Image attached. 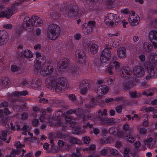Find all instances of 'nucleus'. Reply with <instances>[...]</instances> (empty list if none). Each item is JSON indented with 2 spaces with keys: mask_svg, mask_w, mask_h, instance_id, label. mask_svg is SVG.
Returning <instances> with one entry per match:
<instances>
[{
  "mask_svg": "<svg viewBox=\"0 0 157 157\" xmlns=\"http://www.w3.org/2000/svg\"><path fill=\"white\" fill-rule=\"evenodd\" d=\"M48 88H53L56 91H62L67 86V81L64 78H59L55 80L52 77L48 78L45 81Z\"/></svg>",
  "mask_w": 157,
  "mask_h": 157,
  "instance_id": "obj_1",
  "label": "nucleus"
},
{
  "mask_svg": "<svg viewBox=\"0 0 157 157\" xmlns=\"http://www.w3.org/2000/svg\"><path fill=\"white\" fill-rule=\"evenodd\" d=\"M119 17L117 14L109 13L105 17L104 20L105 24L109 27H115L118 24Z\"/></svg>",
  "mask_w": 157,
  "mask_h": 157,
  "instance_id": "obj_2",
  "label": "nucleus"
},
{
  "mask_svg": "<svg viewBox=\"0 0 157 157\" xmlns=\"http://www.w3.org/2000/svg\"><path fill=\"white\" fill-rule=\"evenodd\" d=\"M60 27L56 24H51L49 25V31L47 34L48 38L51 40L56 39L60 34Z\"/></svg>",
  "mask_w": 157,
  "mask_h": 157,
  "instance_id": "obj_3",
  "label": "nucleus"
},
{
  "mask_svg": "<svg viewBox=\"0 0 157 157\" xmlns=\"http://www.w3.org/2000/svg\"><path fill=\"white\" fill-rule=\"evenodd\" d=\"M40 68L39 69L36 70L39 71L40 74L44 76H48L51 75L53 72L54 68L51 65H46L45 63L42 65H39Z\"/></svg>",
  "mask_w": 157,
  "mask_h": 157,
  "instance_id": "obj_4",
  "label": "nucleus"
},
{
  "mask_svg": "<svg viewBox=\"0 0 157 157\" xmlns=\"http://www.w3.org/2000/svg\"><path fill=\"white\" fill-rule=\"evenodd\" d=\"M149 58L153 61V62L148 64L147 68L148 70H150L153 73L157 72V63L156 64L157 61V55L155 53H152L149 56Z\"/></svg>",
  "mask_w": 157,
  "mask_h": 157,
  "instance_id": "obj_5",
  "label": "nucleus"
},
{
  "mask_svg": "<svg viewBox=\"0 0 157 157\" xmlns=\"http://www.w3.org/2000/svg\"><path fill=\"white\" fill-rule=\"evenodd\" d=\"M82 26L84 32L86 34H90L92 33L93 29L95 28L96 23L94 21H90L87 23L83 24Z\"/></svg>",
  "mask_w": 157,
  "mask_h": 157,
  "instance_id": "obj_6",
  "label": "nucleus"
},
{
  "mask_svg": "<svg viewBox=\"0 0 157 157\" xmlns=\"http://www.w3.org/2000/svg\"><path fill=\"white\" fill-rule=\"evenodd\" d=\"M36 60L34 63V67L36 70L39 69V65H42L45 63L46 59L45 57H42L40 53L39 52H36Z\"/></svg>",
  "mask_w": 157,
  "mask_h": 157,
  "instance_id": "obj_7",
  "label": "nucleus"
},
{
  "mask_svg": "<svg viewBox=\"0 0 157 157\" xmlns=\"http://www.w3.org/2000/svg\"><path fill=\"white\" fill-rule=\"evenodd\" d=\"M111 52L108 48L104 49L100 57V61L102 63H106L111 58Z\"/></svg>",
  "mask_w": 157,
  "mask_h": 157,
  "instance_id": "obj_8",
  "label": "nucleus"
},
{
  "mask_svg": "<svg viewBox=\"0 0 157 157\" xmlns=\"http://www.w3.org/2000/svg\"><path fill=\"white\" fill-rule=\"evenodd\" d=\"M75 57L79 63H83L87 61L85 53L82 49L77 50L75 53Z\"/></svg>",
  "mask_w": 157,
  "mask_h": 157,
  "instance_id": "obj_9",
  "label": "nucleus"
},
{
  "mask_svg": "<svg viewBox=\"0 0 157 157\" xmlns=\"http://www.w3.org/2000/svg\"><path fill=\"white\" fill-rule=\"evenodd\" d=\"M128 19L130 23L132 26L137 25L140 22L139 16L133 11L131 12L130 13Z\"/></svg>",
  "mask_w": 157,
  "mask_h": 157,
  "instance_id": "obj_10",
  "label": "nucleus"
},
{
  "mask_svg": "<svg viewBox=\"0 0 157 157\" xmlns=\"http://www.w3.org/2000/svg\"><path fill=\"white\" fill-rule=\"evenodd\" d=\"M149 37L150 41L153 44L154 48H157V30H152L150 31Z\"/></svg>",
  "mask_w": 157,
  "mask_h": 157,
  "instance_id": "obj_11",
  "label": "nucleus"
},
{
  "mask_svg": "<svg viewBox=\"0 0 157 157\" xmlns=\"http://www.w3.org/2000/svg\"><path fill=\"white\" fill-rule=\"evenodd\" d=\"M89 88L88 83L85 80L81 81L79 84L80 92L82 94H85Z\"/></svg>",
  "mask_w": 157,
  "mask_h": 157,
  "instance_id": "obj_12",
  "label": "nucleus"
},
{
  "mask_svg": "<svg viewBox=\"0 0 157 157\" xmlns=\"http://www.w3.org/2000/svg\"><path fill=\"white\" fill-rule=\"evenodd\" d=\"M108 88L105 85L98 86L97 88L96 92L99 94V97H102V95L106 94L108 92Z\"/></svg>",
  "mask_w": 157,
  "mask_h": 157,
  "instance_id": "obj_13",
  "label": "nucleus"
},
{
  "mask_svg": "<svg viewBox=\"0 0 157 157\" xmlns=\"http://www.w3.org/2000/svg\"><path fill=\"white\" fill-rule=\"evenodd\" d=\"M9 38L8 34L5 31H0V45L6 43Z\"/></svg>",
  "mask_w": 157,
  "mask_h": 157,
  "instance_id": "obj_14",
  "label": "nucleus"
},
{
  "mask_svg": "<svg viewBox=\"0 0 157 157\" xmlns=\"http://www.w3.org/2000/svg\"><path fill=\"white\" fill-rule=\"evenodd\" d=\"M144 144L146 145L148 148H153L155 147V144L156 140L153 139L152 137H148L144 141Z\"/></svg>",
  "mask_w": 157,
  "mask_h": 157,
  "instance_id": "obj_15",
  "label": "nucleus"
},
{
  "mask_svg": "<svg viewBox=\"0 0 157 157\" xmlns=\"http://www.w3.org/2000/svg\"><path fill=\"white\" fill-rule=\"evenodd\" d=\"M32 20H33V25L36 26H41L43 24V20L40 17L33 16H32Z\"/></svg>",
  "mask_w": 157,
  "mask_h": 157,
  "instance_id": "obj_16",
  "label": "nucleus"
},
{
  "mask_svg": "<svg viewBox=\"0 0 157 157\" xmlns=\"http://www.w3.org/2000/svg\"><path fill=\"white\" fill-rule=\"evenodd\" d=\"M15 10H3L0 13V18H10L11 16L16 12Z\"/></svg>",
  "mask_w": 157,
  "mask_h": 157,
  "instance_id": "obj_17",
  "label": "nucleus"
},
{
  "mask_svg": "<svg viewBox=\"0 0 157 157\" xmlns=\"http://www.w3.org/2000/svg\"><path fill=\"white\" fill-rule=\"evenodd\" d=\"M10 80L6 77H3L0 78V86L3 87H6L10 84Z\"/></svg>",
  "mask_w": 157,
  "mask_h": 157,
  "instance_id": "obj_18",
  "label": "nucleus"
},
{
  "mask_svg": "<svg viewBox=\"0 0 157 157\" xmlns=\"http://www.w3.org/2000/svg\"><path fill=\"white\" fill-rule=\"evenodd\" d=\"M22 25L25 26V28L26 27H30L31 25H33V20H32V17L30 18L27 16H25Z\"/></svg>",
  "mask_w": 157,
  "mask_h": 157,
  "instance_id": "obj_19",
  "label": "nucleus"
},
{
  "mask_svg": "<svg viewBox=\"0 0 157 157\" xmlns=\"http://www.w3.org/2000/svg\"><path fill=\"white\" fill-rule=\"evenodd\" d=\"M120 74L121 77L124 78H127L130 75V73L128 68H123L121 70Z\"/></svg>",
  "mask_w": 157,
  "mask_h": 157,
  "instance_id": "obj_20",
  "label": "nucleus"
},
{
  "mask_svg": "<svg viewBox=\"0 0 157 157\" xmlns=\"http://www.w3.org/2000/svg\"><path fill=\"white\" fill-rule=\"evenodd\" d=\"M117 55L120 58L124 57L126 55V48L124 47L119 48L117 50Z\"/></svg>",
  "mask_w": 157,
  "mask_h": 157,
  "instance_id": "obj_21",
  "label": "nucleus"
},
{
  "mask_svg": "<svg viewBox=\"0 0 157 157\" xmlns=\"http://www.w3.org/2000/svg\"><path fill=\"white\" fill-rule=\"evenodd\" d=\"M134 74L137 77H141L143 76L144 72L140 67H135L133 70Z\"/></svg>",
  "mask_w": 157,
  "mask_h": 157,
  "instance_id": "obj_22",
  "label": "nucleus"
},
{
  "mask_svg": "<svg viewBox=\"0 0 157 157\" xmlns=\"http://www.w3.org/2000/svg\"><path fill=\"white\" fill-rule=\"evenodd\" d=\"M152 48L150 43L145 42L143 45V51L144 52H148L151 51Z\"/></svg>",
  "mask_w": 157,
  "mask_h": 157,
  "instance_id": "obj_23",
  "label": "nucleus"
},
{
  "mask_svg": "<svg viewBox=\"0 0 157 157\" xmlns=\"http://www.w3.org/2000/svg\"><path fill=\"white\" fill-rule=\"evenodd\" d=\"M116 122L115 119L104 118L101 120L100 123L101 124H114Z\"/></svg>",
  "mask_w": 157,
  "mask_h": 157,
  "instance_id": "obj_24",
  "label": "nucleus"
},
{
  "mask_svg": "<svg viewBox=\"0 0 157 157\" xmlns=\"http://www.w3.org/2000/svg\"><path fill=\"white\" fill-rule=\"evenodd\" d=\"M41 80L39 79H37L36 80H34L30 83V86L34 88H38L41 85Z\"/></svg>",
  "mask_w": 157,
  "mask_h": 157,
  "instance_id": "obj_25",
  "label": "nucleus"
},
{
  "mask_svg": "<svg viewBox=\"0 0 157 157\" xmlns=\"http://www.w3.org/2000/svg\"><path fill=\"white\" fill-rule=\"evenodd\" d=\"M23 55L27 59H30L33 57V53L29 49H25L23 52Z\"/></svg>",
  "mask_w": 157,
  "mask_h": 157,
  "instance_id": "obj_26",
  "label": "nucleus"
},
{
  "mask_svg": "<svg viewBox=\"0 0 157 157\" xmlns=\"http://www.w3.org/2000/svg\"><path fill=\"white\" fill-rule=\"evenodd\" d=\"M98 46L95 44H92L90 47V52L92 54L96 53L98 50Z\"/></svg>",
  "mask_w": 157,
  "mask_h": 157,
  "instance_id": "obj_27",
  "label": "nucleus"
},
{
  "mask_svg": "<svg viewBox=\"0 0 157 157\" xmlns=\"http://www.w3.org/2000/svg\"><path fill=\"white\" fill-rule=\"evenodd\" d=\"M73 120L70 116L67 117V122L69 126L72 128H74L76 125L75 123Z\"/></svg>",
  "mask_w": 157,
  "mask_h": 157,
  "instance_id": "obj_28",
  "label": "nucleus"
},
{
  "mask_svg": "<svg viewBox=\"0 0 157 157\" xmlns=\"http://www.w3.org/2000/svg\"><path fill=\"white\" fill-rule=\"evenodd\" d=\"M51 109L50 108H47L46 110H45V109H42V111L41 112H42V113L40 114V119L41 121H44V119H45V116L44 117L45 113L46 112L48 111L50 112L51 111Z\"/></svg>",
  "mask_w": 157,
  "mask_h": 157,
  "instance_id": "obj_29",
  "label": "nucleus"
},
{
  "mask_svg": "<svg viewBox=\"0 0 157 157\" xmlns=\"http://www.w3.org/2000/svg\"><path fill=\"white\" fill-rule=\"evenodd\" d=\"M117 43H116L115 41H113V39H112L111 40H110L109 44H110V46H113V47H117L120 45L121 41L119 40H117Z\"/></svg>",
  "mask_w": 157,
  "mask_h": 157,
  "instance_id": "obj_30",
  "label": "nucleus"
},
{
  "mask_svg": "<svg viewBox=\"0 0 157 157\" xmlns=\"http://www.w3.org/2000/svg\"><path fill=\"white\" fill-rule=\"evenodd\" d=\"M25 29V26L22 25H19L16 29V33L17 35L20 34L21 33L22 31Z\"/></svg>",
  "mask_w": 157,
  "mask_h": 157,
  "instance_id": "obj_31",
  "label": "nucleus"
},
{
  "mask_svg": "<svg viewBox=\"0 0 157 157\" xmlns=\"http://www.w3.org/2000/svg\"><path fill=\"white\" fill-rule=\"evenodd\" d=\"M148 111H152L154 113H157V106H156L154 108L152 107H149L148 108ZM153 118H157V114L153 115L152 116Z\"/></svg>",
  "mask_w": 157,
  "mask_h": 157,
  "instance_id": "obj_32",
  "label": "nucleus"
},
{
  "mask_svg": "<svg viewBox=\"0 0 157 157\" xmlns=\"http://www.w3.org/2000/svg\"><path fill=\"white\" fill-rule=\"evenodd\" d=\"M69 141L70 144L76 143L77 144H79L81 143L80 140H78L77 139L73 137H70L69 138Z\"/></svg>",
  "mask_w": 157,
  "mask_h": 157,
  "instance_id": "obj_33",
  "label": "nucleus"
},
{
  "mask_svg": "<svg viewBox=\"0 0 157 157\" xmlns=\"http://www.w3.org/2000/svg\"><path fill=\"white\" fill-rule=\"evenodd\" d=\"M132 83L129 82H125L124 83V88L127 90L129 89L132 87Z\"/></svg>",
  "mask_w": 157,
  "mask_h": 157,
  "instance_id": "obj_34",
  "label": "nucleus"
},
{
  "mask_svg": "<svg viewBox=\"0 0 157 157\" xmlns=\"http://www.w3.org/2000/svg\"><path fill=\"white\" fill-rule=\"evenodd\" d=\"M7 133V131H2L0 135V138L4 140H5Z\"/></svg>",
  "mask_w": 157,
  "mask_h": 157,
  "instance_id": "obj_35",
  "label": "nucleus"
},
{
  "mask_svg": "<svg viewBox=\"0 0 157 157\" xmlns=\"http://www.w3.org/2000/svg\"><path fill=\"white\" fill-rule=\"evenodd\" d=\"M99 62V61L98 60H97V62L96 63H94V70L97 72H98L100 71V65L98 63H97Z\"/></svg>",
  "mask_w": 157,
  "mask_h": 157,
  "instance_id": "obj_36",
  "label": "nucleus"
},
{
  "mask_svg": "<svg viewBox=\"0 0 157 157\" xmlns=\"http://www.w3.org/2000/svg\"><path fill=\"white\" fill-rule=\"evenodd\" d=\"M68 63V60L66 58L64 59L62 61L61 63V66L60 67V68L65 67L66 66H67Z\"/></svg>",
  "mask_w": 157,
  "mask_h": 157,
  "instance_id": "obj_37",
  "label": "nucleus"
},
{
  "mask_svg": "<svg viewBox=\"0 0 157 157\" xmlns=\"http://www.w3.org/2000/svg\"><path fill=\"white\" fill-rule=\"evenodd\" d=\"M105 137L102 139L100 140V143L103 144V143H109L110 142V140L111 139V138L110 137H108V138L106 137V140H105Z\"/></svg>",
  "mask_w": 157,
  "mask_h": 157,
  "instance_id": "obj_38",
  "label": "nucleus"
},
{
  "mask_svg": "<svg viewBox=\"0 0 157 157\" xmlns=\"http://www.w3.org/2000/svg\"><path fill=\"white\" fill-rule=\"evenodd\" d=\"M114 58L116 59V57H114L113 58V63L114 64V67L116 69H117L119 68L120 66V63L118 62L117 61H115L114 60Z\"/></svg>",
  "mask_w": 157,
  "mask_h": 157,
  "instance_id": "obj_39",
  "label": "nucleus"
},
{
  "mask_svg": "<svg viewBox=\"0 0 157 157\" xmlns=\"http://www.w3.org/2000/svg\"><path fill=\"white\" fill-rule=\"evenodd\" d=\"M113 3V2L112 0H108L106 1V4L107 6V8L108 9H110L112 6V5Z\"/></svg>",
  "mask_w": 157,
  "mask_h": 157,
  "instance_id": "obj_40",
  "label": "nucleus"
},
{
  "mask_svg": "<svg viewBox=\"0 0 157 157\" xmlns=\"http://www.w3.org/2000/svg\"><path fill=\"white\" fill-rule=\"evenodd\" d=\"M97 101L96 99L94 98H92L91 99V102L89 105V107H93L94 105L96 104V103Z\"/></svg>",
  "mask_w": 157,
  "mask_h": 157,
  "instance_id": "obj_41",
  "label": "nucleus"
},
{
  "mask_svg": "<svg viewBox=\"0 0 157 157\" xmlns=\"http://www.w3.org/2000/svg\"><path fill=\"white\" fill-rule=\"evenodd\" d=\"M18 67L16 65H12L11 66V71L13 72H15L16 71H17L18 70Z\"/></svg>",
  "mask_w": 157,
  "mask_h": 157,
  "instance_id": "obj_42",
  "label": "nucleus"
},
{
  "mask_svg": "<svg viewBox=\"0 0 157 157\" xmlns=\"http://www.w3.org/2000/svg\"><path fill=\"white\" fill-rule=\"evenodd\" d=\"M22 130L23 132H22V134L24 135H27V132L28 131V126L27 125H25L23 126Z\"/></svg>",
  "mask_w": 157,
  "mask_h": 157,
  "instance_id": "obj_43",
  "label": "nucleus"
},
{
  "mask_svg": "<svg viewBox=\"0 0 157 157\" xmlns=\"http://www.w3.org/2000/svg\"><path fill=\"white\" fill-rule=\"evenodd\" d=\"M126 140L130 143H132L134 141V138L130 135L126 136Z\"/></svg>",
  "mask_w": 157,
  "mask_h": 157,
  "instance_id": "obj_44",
  "label": "nucleus"
},
{
  "mask_svg": "<svg viewBox=\"0 0 157 157\" xmlns=\"http://www.w3.org/2000/svg\"><path fill=\"white\" fill-rule=\"evenodd\" d=\"M144 117L145 118V120L143 123V125L144 126H148L149 125L147 121L148 120V115L145 114L144 116Z\"/></svg>",
  "mask_w": 157,
  "mask_h": 157,
  "instance_id": "obj_45",
  "label": "nucleus"
},
{
  "mask_svg": "<svg viewBox=\"0 0 157 157\" xmlns=\"http://www.w3.org/2000/svg\"><path fill=\"white\" fill-rule=\"evenodd\" d=\"M110 150V148L109 147H107L106 149H102L101 151V153L103 155H105L107 153L108 151Z\"/></svg>",
  "mask_w": 157,
  "mask_h": 157,
  "instance_id": "obj_46",
  "label": "nucleus"
},
{
  "mask_svg": "<svg viewBox=\"0 0 157 157\" xmlns=\"http://www.w3.org/2000/svg\"><path fill=\"white\" fill-rule=\"evenodd\" d=\"M110 153L113 155H117L118 154V151L116 149L112 148L110 150Z\"/></svg>",
  "mask_w": 157,
  "mask_h": 157,
  "instance_id": "obj_47",
  "label": "nucleus"
},
{
  "mask_svg": "<svg viewBox=\"0 0 157 157\" xmlns=\"http://www.w3.org/2000/svg\"><path fill=\"white\" fill-rule=\"evenodd\" d=\"M113 68V65H110L108 68L107 71L109 75H111L113 74L112 70Z\"/></svg>",
  "mask_w": 157,
  "mask_h": 157,
  "instance_id": "obj_48",
  "label": "nucleus"
},
{
  "mask_svg": "<svg viewBox=\"0 0 157 157\" xmlns=\"http://www.w3.org/2000/svg\"><path fill=\"white\" fill-rule=\"evenodd\" d=\"M121 22L122 24L123 27L124 28L126 27V25L128 24V22L125 19L121 20Z\"/></svg>",
  "mask_w": 157,
  "mask_h": 157,
  "instance_id": "obj_49",
  "label": "nucleus"
},
{
  "mask_svg": "<svg viewBox=\"0 0 157 157\" xmlns=\"http://www.w3.org/2000/svg\"><path fill=\"white\" fill-rule=\"evenodd\" d=\"M95 147V146L94 145H91L89 147V149L87 148H86L85 149H84L83 150H87V151H92L94 150Z\"/></svg>",
  "mask_w": 157,
  "mask_h": 157,
  "instance_id": "obj_50",
  "label": "nucleus"
},
{
  "mask_svg": "<svg viewBox=\"0 0 157 157\" xmlns=\"http://www.w3.org/2000/svg\"><path fill=\"white\" fill-rule=\"evenodd\" d=\"M15 145L17 148H19L24 146L25 144H21L19 141H18L15 144Z\"/></svg>",
  "mask_w": 157,
  "mask_h": 157,
  "instance_id": "obj_51",
  "label": "nucleus"
},
{
  "mask_svg": "<svg viewBox=\"0 0 157 157\" xmlns=\"http://www.w3.org/2000/svg\"><path fill=\"white\" fill-rule=\"evenodd\" d=\"M114 130L115 129L114 128H110L108 130L109 133L110 134H113L116 135V132Z\"/></svg>",
  "mask_w": 157,
  "mask_h": 157,
  "instance_id": "obj_52",
  "label": "nucleus"
},
{
  "mask_svg": "<svg viewBox=\"0 0 157 157\" xmlns=\"http://www.w3.org/2000/svg\"><path fill=\"white\" fill-rule=\"evenodd\" d=\"M4 114L6 115H8L10 114L11 112L7 108H5L4 110Z\"/></svg>",
  "mask_w": 157,
  "mask_h": 157,
  "instance_id": "obj_53",
  "label": "nucleus"
},
{
  "mask_svg": "<svg viewBox=\"0 0 157 157\" xmlns=\"http://www.w3.org/2000/svg\"><path fill=\"white\" fill-rule=\"evenodd\" d=\"M69 98L72 101H74L76 100L75 96L73 94H70L69 96Z\"/></svg>",
  "mask_w": 157,
  "mask_h": 157,
  "instance_id": "obj_54",
  "label": "nucleus"
},
{
  "mask_svg": "<svg viewBox=\"0 0 157 157\" xmlns=\"http://www.w3.org/2000/svg\"><path fill=\"white\" fill-rule=\"evenodd\" d=\"M74 38L76 40H78L81 38V35L80 34H77L74 35Z\"/></svg>",
  "mask_w": 157,
  "mask_h": 157,
  "instance_id": "obj_55",
  "label": "nucleus"
},
{
  "mask_svg": "<svg viewBox=\"0 0 157 157\" xmlns=\"http://www.w3.org/2000/svg\"><path fill=\"white\" fill-rule=\"evenodd\" d=\"M116 109L117 113H120L122 110L121 106V105H119L116 108Z\"/></svg>",
  "mask_w": 157,
  "mask_h": 157,
  "instance_id": "obj_56",
  "label": "nucleus"
},
{
  "mask_svg": "<svg viewBox=\"0 0 157 157\" xmlns=\"http://www.w3.org/2000/svg\"><path fill=\"white\" fill-rule=\"evenodd\" d=\"M83 140L84 143L86 144H88L90 142V139L89 137L86 136L84 137Z\"/></svg>",
  "mask_w": 157,
  "mask_h": 157,
  "instance_id": "obj_57",
  "label": "nucleus"
},
{
  "mask_svg": "<svg viewBox=\"0 0 157 157\" xmlns=\"http://www.w3.org/2000/svg\"><path fill=\"white\" fill-rule=\"evenodd\" d=\"M41 31L40 28H37L36 30V34L37 36H40Z\"/></svg>",
  "mask_w": 157,
  "mask_h": 157,
  "instance_id": "obj_58",
  "label": "nucleus"
},
{
  "mask_svg": "<svg viewBox=\"0 0 157 157\" xmlns=\"http://www.w3.org/2000/svg\"><path fill=\"white\" fill-rule=\"evenodd\" d=\"M119 35V33L116 32L115 33H109L108 34V37H113V36H117Z\"/></svg>",
  "mask_w": 157,
  "mask_h": 157,
  "instance_id": "obj_59",
  "label": "nucleus"
},
{
  "mask_svg": "<svg viewBox=\"0 0 157 157\" xmlns=\"http://www.w3.org/2000/svg\"><path fill=\"white\" fill-rule=\"evenodd\" d=\"M8 105V103L6 102H3L0 104V108L7 106Z\"/></svg>",
  "mask_w": 157,
  "mask_h": 157,
  "instance_id": "obj_60",
  "label": "nucleus"
},
{
  "mask_svg": "<svg viewBox=\"0 0 157 157\" xmlns=\"http://www.w3.org/2000/svg\"><path fill=\"white\" fill-rule=\"evenodd\" d=\"M139 132L141 134H145L146 133V129L144 128H141Z\"/></svg>",
  "mask_w": 157,
  "mask_h": 157,
  "instance_id": "obj_61",
  "label": "nucleus"
},
{
  "mask_svg": "<svg viewBox=\"0 0 157 157\" xmlns=\"http://www.w3.org/2000/svg\"><path fill=\"white\" fill-rule=\"evenodd\" d=\"M4 27L8 29H11L12 28V25L11 24H7L5 25Z\"/></svg>",
  "mask_w": 157,
  "mask_h": 157,
  "instance_id": "obj_62",
  "label": "nucleus"
},
{
  "mask_svg": "<svg viewBox=\"0 0 157 157\" xmlns=\"http://www.w3.org/2000/svg\"><path fill=\"white\" fill-rule=\"evenodd\" d=\"M72 132L74 134H78L80 132V128H76V129L73 130Z\"/></svg>",
  "mask_w": 157,
  "mask_h": 157,
  "instance_id": "obj_63",
  "label": "nucleus"
},
{
  "mask_svg": "<svg viewBox=\"0 0 157 157\" xmlns=\"http://www.w3.org/2000/svg\"><path fill=\"white\" fill-rule=\"evenodd\" d=\"M134 145L135 147L138 148L141 146V143L140 141H136L134 143Z\"/></svg>",
  "mask_w": 157,
  "mask_h": 157,
  "instance_id": "obj_64",
  "label": "nucleus"
}]
</instances>
